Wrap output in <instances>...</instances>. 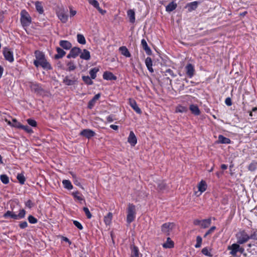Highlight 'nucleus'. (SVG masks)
<instances>
[{
  "label": "nucleus",
  "mask_w": 257,
  "mask_h": 257,
  "mask_svg": "<svg viewBox=\"0 0 257 257\" xmlns=\"http://www.w3.org/2000/svg\"><path fill=\"white\" fill-rule=\"evenodd\" d=\"M35 56L36 59L34 61V65L36 67H42L44 69L50 70L52 69V67L50 63L48 62L46 58L44 53L39 50L35 51Z\"/></svg>",
  "instance_id": "nucleus-1"
},
{
  "label": "nucleus",
  "mask_w": 257,
  "mask_h": 257,
  "mask_svg": "<svg viewBox=\"0 0 257 257\" xmlns=\"http://www.w3.org/2000/svg\"><path fill=\"white\" fill-rule=\"evenodd\" d=\"M26 213V212L24 209H20L18 214L8 210L4 214L3 217L5 218H11L15 220H19L24 218L25 217Z\"/></svg>",
  "instance_id": "nucleus-2"
},
{
  "label": "nucleus",
  "mask_w": 257,
  "mask_h": 257,
  "mask_svg": "<svg viewBox=\"0 0 257 257\" xmlns=\"http://www.w3.org/2000/svg\"><path fill=\"white\" fill-rule=\"evenodd\" d=\"M20 22L23 27H27L29 26L32 22V18L28 12L23 10L20 13Z\"/></svg>",
  "instance_id": "nucleus-3"
},
{
  "label": "nucleus",
  "mask_w": 257,
  "mask_h": 257,
  "mask_svg": "<svg viewBox=\"0 0 257 257\" xmlns=\"http://www.w3.org/2000/svg\"><path fill=\"white\" fill-rule=\"evenodd\" d=\"M136 215V206L135 205L130 203L127 208L126 222L130 224L135 220Z\"/></svg>",
  "instance_id": "nucleus-4"
},
{
  "label": "nucleus",
  "mask_w": 257,
  "mask_h": 257,
  "mask_svg": "<svg viewBox=\"0 0 257 257\" xmlns=\"http://www.w3.org/2000/svg\"><path fill=\"white\" fill-rule=\"evenodd\" d=\"M78 77L73 74H71L69 75L65 76L63 79V83L67 86L74 85L78 82Z\"/></svg>",
  "instance_id": "nucleus-5"
},
{
  "label": "nucleus",
  "mask_w": 257,
  "mask_h": 257,
  "mask_svg": "<svg viewBox=\"0 0 257 257\" xmlns=\"http://www.w3.org/2000/svg\"><path fill=\"white\" fill-rule=\"evenodd\" d=\"M237 238V243L238 244H243L246 242L249 239V235L245 231L241 230L236 234Z\"/></svg>",
  "instance_id": "nucleus-6"
},
{
  "label": "nucleus",
  "mask_w": 257,
  "mask_h": 257,
  "mask_svg": "<svg viewBox=\"0 0 257 257\" xmlns=\"http://www.w3.org/2000/svg\"><path fill=\"white\" fill-rule=\"evenodd\" d=\"M3 53L6 60L10 63H12L14 61L13 52L11 50L10 48L7 47L3 48Z\"/></svg>",
  "instance_id": "nucleus-7"
},
{
  "label": "nucleus",
  "mask_w": 257,
  "mask_h": 257,
  "mask_svg": "<svg viewBox=\"0 0 257 257\" xmlns=\"http://www.w3.org/2000/svg\"><path fill=\"white\" fill-rule=\"evenodd\" d=\"M174 224L173 223L167 222L161 226V231L166 235H170V232L174 228Z\"/></svg>",
  "instance_id": "nucleus-8"
},
{
  "label": "nucleus",
  "mask_w": 257,
  "mask_h": 257,
  "mask_svg": "<svg viewBox=\"0 0 257 257\" xmlns=\"http://www.w3.org/2000/svg\"><path fill=\"white\" fill-rule=\"evenodd\" d=\"M187 76L189 78H192L195 73V70L194 65L191 63H188L185 67Z\"/></svg>",
  "instance_id": "nucleus-9"
},
{
  "label": "nucleus",
  "mask_w": 257,
  "mask_h": 257,
  "mask_svg": "<svg viewBox=\"0 0 257 257\" xmlns=\"http://www.w3.org/2000/svg\"><path fill=\"white\" fill-rule=\"evenodd\" d=\"M80 135L89 139L95 135V133L90 129H84L80 133Z\"/></svg>",
  "instance_id": "nucleus-10"
},
{
  "label": "nucleus",
  "mask_w": 257,
  "mask_h": 257,
  "mask_svg": "<svg viewBox=\"0 0 257 257\" xmlns=\"http://www.w3.org/2000/svg\"><path fill=\"white\" fill-rule=\"evenodd\" d=\"M238 243H233L227 247V250H230L229 254L233 256H236L238 252Z\"/></svg>",
  "instance_id": "nucleus-11"
},
{
  "label": "nucleus",
  "mask_w": 257,
  "mask_h": 257,
  "mask_svg": "<svg viewBox=\"0 0 257 257\" xmlns=\"http://www.w3.org/2000/svg\"><path fill=\"white\" fill-rule=\"evenodd\" d=\"M127 142L131 144L132 146H135L137 143V139L134 133L131 131L127 138Z\"/></svg>",
  "instance_id": "nucleus-12"
},
{
  "label": "nucleus",
  "mask_w": 257,
  "mask_h": 257,
  "mask_svg": "<svg viewBox=\"0 0 257 257\" xmlns=\"http://www.w3.org/2000/svg\"><path fill=\"white\" fill-rule=\"evenodd\" d=\"M103 78L106 80H116L117 77L112 72L105 71L103 74Z\"/></svg>",
  "instance_id": "nucleus-13"
},
{
  "label": "nucleus",
  "mask_w": 257,
  "mask_h": 257,
  "mask_svg": "<svg viewBox=\"0 0 257 257\" xmlns=\"http://www.w3.org/2000/svg\"><path fill=\"white\" fill-rule=\"evenodd\" d=\"M130 105L132 108L138 113L141 114L142 111L140 107L138 106L136 101L132 99H130Z\"/></svg>",
  "instance_id": "nucleus-14"
},
{
  "label": "nucleus",
  "mask_w": 257,
  "mask_h": 257,
  "mask_svg": "<svg viewBox=\"0 0 257 257\" xmlns=\"http://www.w3.org/2000/svg\"><path fill=\"white\" fill-rule=\"evenodd\" d=\"M141 45L143 49L145 51L146 54L148 55H151L152 54V50L148 46L146 41L145 39H142L141 41Z\"/></svg>",
  "instance_id": "nucleus-15"
},
{
  "label": "nucleus",
  "mask_w": 257,
  "mask_h": 257,
  "mask_svg": "<svg viewBox=\"0 0 257 257\" xmlns=\"http://www.w3.org/2000/svg\"><path fill=\"white\" fill-rule=\"evenodd\" d=\"M200 2L198 1H194L191 3H189L187 4L186 8H188V10L189 12H192V11L195 10Z\"/></svg>",
  "instance_id": "nucleus-16"
},
{
  "label": "nucleus",
  "mask_w": 257,
  "mask_h": 257,
  "mask_svg": "<svg viewBox=\"0 0 257 257\" xmlns=\"http://www.w3.org/2000/svg\"><path fill=\"white\" fill-rule=\"evenodd\" d=\"M60 46L65 50H69L72 47L71 43L67 40H61L59 42Z\"/></svg>",
  "instance_id": "nucleus-17"
},
{
  "label": "nucleus",
  "mask_w": 257,
  "mask_h": 257,
  "mask_svg": "<svg viewBox=\"0 0 257 257\" xmlns=\"http://www.w3.org/2000/svg\"><path fill=\"white\" fill-rule=\"evenodd\" d=\"M57 16L60 21L63 23H66L68 20V16L64 11H60L57 13Z\"/></svg>",
  "instance_id": "nucleus-18"
},
{
  "label": "nucleus",
  "mask_w": 257,
  "mask_h": 257,
  "mask_svg": "<svg viewBox=\"0 0 257 257\" xmlns=\"http://www.w3.org/2000/svg\"><path fill=\"white\" fill-rule=\"evenodd\" d=\"M189 109L191 112L195 115H199L200 114V110L197 105L191 104L189 106Z\"/></svg>",
  "instance_id": "nucleus-19"
},
{
  "label": "nucleus",
  "mask_w": 257,
  "mask_h": 257,
  "mask_svg": "<svg viewBox=\"0 0 257 257\" xmlns=\"http://www.w3.org/2000/svg\"><path fill=\"white\" fill-rule=\"evenodd\" d=\"M56 51L57 53L55 55L54 58L57 60L62 58L66 54L65 51L59 47L56 48Z\"/></svg>",
  "instance_id": "nucleus-20"
},
{
  "label": "nucleus",
  "mask_w": 257,
  "mask_h": 257,
  "mask_svg": "<svg viewBox=\"0 0 257 257\" xmlns=\"http://www.w3.org/2000/svg\"><path fill=\"white\" fill-rule=\"evenodd\" d=\"M207 187V185L206 182L204 180H201L198 184V191L201 193L206 191Z\"/></svg>",
  "instance_id": "nucleus-21"
},
{
  "label": "nucleus",
  "mask_w": 257,
  "mask_h": 257,
  "mask_svg": "<svg viewBox=\"0 0 257 257\" xmlns=\"http://www.w3.org/2000/svg\"><path fill=\"white\" fill-rule=\"evenodd\" d=\"M80 57L82 59L89 60L90 59V52L86 49H83V52L80 53Z\"/></svg>",
  "instance_id": "nucleus-22"
},
{
  "label": "nucleus",
  "mask_w": 257,
  "mask_h": 257,
  "mask_svg": "<svg viewBox=\"0 0 257 257\" xmlns=\"http://www.w3.org/2000/svg\"><path fill=\"white\" fill-rule=\"evenodd\" d=\"M119 51L122 55L126 57L129 58L131 56L130 52L125 46H121L119 47Z\"/></svg>",
  "instance_id": "nucleus-23"
},
{
  "label": "nucleus",
  "mask_w": 257,
  "mask_h": 257,
  "mask_svg": "<svg viewBox=\"0 0 257 257\" xmlns=\"http://www.w3.org/2000/svg\"><path fill=\"white\" fill-rule=\"evenodd\" d=\"M145 64L148 69V70L151 72H154V69L152 67V60L150 57H148L145 60Z\"/></svg>",
  "instance_id": "nucleus-24"
},
{
  "label": "nucleus",
  "mask_w": 257,
  "mask_h": 257,
  "mask_svg": "<svg viewBox=\"0 0 257 257\" xmlns=\"http://www.w3.org/2000/svg\"><path fill=\"white\" fill-rule=\"evenodd\" d=\"M218 142L219 143L223 144H229L231 143V140L228 138L220 135L218 136Z\"/></svg>",
  "instance_id": "nucleus-25"
},
{
  "label": "nucleus",
  "mask_w": 257,
  "mask_h": 257,
  "mask_svg": "<svg viewBox=\"0 0 257 257\" xmlns=\"http://www.w3.org/2000/svg\"><path fill=\"white\" fill-rule=\"evenodd\" d=\"M177 7V4L175 3L174 1L170 3L166 7V11L167 12H171L175 10Z\"/></svg>",
  "instance_id": "nucleus-26"
},
{
  "label": "nucleus",
  "mask_w": 257,
  "mask_h": 257,
  "mask_svg": "<svg viewBox=\"0 0 257 257\" xmlns=\"http://www.w3.org/2000/svg\"><path fill=\"white\" fill-rule=\"evenodd\" d=\"M132 257H139V250L137 246L132 245L131 246Z\"/></svg>",
  "instance_id": "nucleus-27"
},
{
  "label": "nucleus",
  "mask_w": 257,
  "mask_h": 257,
  "mask_svg": "<svg viewBox=\"0 0 257 257\" xmlns=\"http://www.w3.org/2000/svg\"><path fill=\"white\" fill-rule=\"evenodd\" d=\"M35 6L37 11L40 14H43L44 13V9L42 6V3L39 1H36L35 2Z\"/></svg>",
  "instance_id": "nucleus-28"
},
{
  "label": "nucleus",
  "mask_w": 257,
  "mask_h": 257,
  "mask_svg": "<svg viewBox=\"0 0 257 257\" xmlns=\"http://www.w3.org/2000/svg\"><path fill=\"white\" fill-rule=\"evenodd\" d=\"M163 247L165 248H171L174 246V242L171 239L170 237H167V241L162 245Z\"/></svg>",
  "instance_id": "nucleus-29"
},
{
  "label": "nucleus",
  "mask_w": 257,
  "mask_h": 257,
  "mask_svg": "<svg viewBox=\"0 0 257 257\" xmlns=\"http://www.w3.org/2000/svg\"><path fill=\"white\" fill-rule=\"evenodd\" d=\"M127 15L130 19V22L133 24L135 22V13L133 10L130 9L127 11Z\"/></svg>",
  "instance_id": "nucleus-30"
},
{
  "label": "nucleus",
  "mask_w": 257,
  "mask_h": 257,
  "mask_svg": "<svg viewBox=\"0 0 257 257\" xmlns=\"http://www.w3.org/2000/svg\"><path fill=\"white\" fill-rule=\"evenodd\" d=\"M211 220L210 218L201 220L200 226L202 228H206L211 224Z\"/></svg>",
  "instance_id": "nucleus-31"
},
{
  "label": "nucleus",
  "mask_w": 257,
  "mask_h": 257,
  "mask_svg": "<svg viewBox=\"0 0 257 257\" xmlns=\"http://www.w3.org/2000/svg\"><path fill=\"white\" fill-rule=\"evenodd\" d=\"M70 52L73 56V58H75L81 53V50L78 47H74L71 49Z\"/></svg>",
  "instance_id": "nucleus-32"
},
{
  "label": "nucleus",
  "mask_w": 257,
  "mask_h": 257,
  "mask_svg": "<svg viewBox=\"0 0 257 257\" xmlns=\"http://www.w3.org/2000/svg\"><path fill=\"white\" fill-rule=\"evenodd\" d=\"M62 184L63 185L64 187L68 190H71L73 188L71 182L68 180H63Z\"/></svg>",
  "instance_id": "nucleus-33"
},
{
  "label": "nucleus",
  "mask_w": 257,
  "mask_h": 257,
  "mask_svg": "<svg viewBox=\"0 0 257 257\" xmlns=\"http://www.w3.org/2000/svg\"><path fill=\"white\" fill-rule=\"evenodd\" d=\"M72 195L75 199L79 201H82L84 200L83 195L78 191L72 192Z\"/></svg>",
  "instance_id": "nucleus-34"
},
{
  "label": "nucleus",
  "mask_w": 257,
  "mask_h": 257,
  "mask_svg": "<svg viewBox=\"0 0 257 257\" xmlns=\"http://www.w3.org/2000/svg\"><path fill=\"white\" fill-rule=\"evenodd\" d=\"M99 69L97 67H94L90 70L89 74L91 79H95L96 77V73L99 71Z\"/></svg>",
  "instance_id": "nucleus-35"
},
{
  "label": "nucleus",
  "mask_w": 257,
  "mask_h": 257,
  "mask_svg": "<svg viewBox=\"0 0 257 257\" xmlns=\"http://www.w3.org/2000/svg\"><path fill=\"white\" fill-rule=\"evenodd\" d=\"M17 179H18L19 182L22 184L23 185L25 184V182L26 181V178L23 173H19L18 174L17 176Z\"/></svg>",
  "instance_id": "nucleus-36"
},
{
  "label": "nucleus",
  "mask_w": 257,
  "mask_h": 257,
  "mask_svg": "<svg viewBox=\"0 0 257 257\" xmlns=\"http://www.w3.org/2000/svg\"><path fill=\"white\" fill-rule=\"evenodd\" d=\"M77 40L81 44L84 45L86 44L85 38L82 34H78L77 35Z\"/></svg>",
  "instance_id": "nucleus-37"
},
{
  "label": "nucleus",
  "mask_w": 257,
  "mask_h": 257,
  "mask_svg": "<svg viewBox=\"0 0 257 257\" xmlns=\"http://www.w3.org/2000/svg\"><path fill=\"white\" fill-rule=\"evenodd\" d=\"M82 79L85 84L88 85L93 84V82L89 76H82Z\"/></svg>",
  "instance_id": "nucleus-38"
},
{
  "label": "nucleus",
  "mask_w": 257,
  "mask_h": 257,
  "mask_svg": "<svg viewBox=\"0 0 257 257\" xmlns=\"http://www.w3.org/2000/svg\"><path fill=\"white\" fill-rule=\"evenodd\" d=\"M248 170L251 172L254 171L257 169V162L252 161L248 166Z\"/></svg>",
  "instance_id": "nucleus-39"
},
{
  "label": "nucleus",
  "mask_w": 257,
  "mask_h": 257,
  "mask_svg": "<svg viewBox=\"0 0 257 257\" xmlns=\"http://www.w3.org/2000/svg\"><path fill=\"white\" fill-rule=\"evenodd\" d=\"M188 110V108L186 106L181 105H178L176 108V112H186Z\"/></svg>",
  "instance_id": "nucleus-40"
},
{
  "label": "nucleus",
  "mask_w": 257,
  "mask_h": 257,
  "mask_svg": "<svg viewBox=\"0 0 257 257\" xmlns=\"http://www.w3.org/2000/svg\"><path fill=\"white\" fill-rule=\"evenodd\" d=\"M67 66H68V68L67 71H71L76 69V66L75 65L74 62L72 61H70L68 62L67 64Z\"/></svg>",
  "instance_id": "nucleus-41"
},
{
  "label": "nucleus",
  "mask_w": 257,
  "mask_h": 257,
  "mask_svg": "<svg viewBox=\"0 0 257 257\" xmlns=\"http://www.w3.org/2000/svg\"><path fill=\"white\" fill-rule=\"evenodd\" d=\"M1 181L4 184H8L9 183V178L6 174H2L0 176Z\"/></svg>",
  "instance_id": "nucleus-42"
},
{
  "label": "nucleus",
  "mask_w": 257,
  "mask_h": 257,
  "mask_svg": "<svg viewBox=\"0 0 257 257\" xmlns=\"http://www.w3.org/2000/svg\"><path fill=\"white\" fill-rule=\"evenodd\" d=\"M210 250L211 249H209L207 247H204L202 249L201 252L204 255L206 256L212 257L213 254L211 253Z\"/></svg>",
  "instance_id": "nucleus-43"
},
{
  "label": "nucleus",
  "mask_w": 257,
  "mask_h": 257,
  "mask_svg": "<svg viewBox=\"0 0 257 257\" xmlns=\"http://www.w3.org/2000/svg\"><path fill=\"white\" fill-rule=\"evenodd\" d=\"M112 217V214L111 212H109L106 216L104 218V221L106 224H109Z\"/></svg>",
  "instance_id": "nucleus-44"
},
{
  "label": "nucleus",
  "mask_w": 257,
  "mask_h": 257,
  "mask_svg": "<svg viewBox=\"0 0 257 257\" xmlns=\"http://www.w3.org/2000/svg\"><path fill=\"white\" fill-rule=\"evenodd\" d=\"M32 88L36 92H40L43 90L41 86L38 84H33L32 86Z\"/></svg>",
  "instance_id": "nucleus-45"
},
{
  "label": "nucleus",
  "mask_w": 257,
  "mask_h": 257,
  "mask_svg": "<svg viewBox=\"0 0 257 257\" xmlns=\"http://www.w3.org/2000/svg\"><path fill=\"white\" fill-rule=\"evenodd\" d=\"M249 239H253L257 241V229L253 230L249 235Z\"/></svg>",
  "instance_id": "nucleus-46"
},
{
  "label": "nucleus",
  "mask_w": 257,
  "mask_h": 257,
  "mask_svg": "<svg viewBox=\"0 0 257 257\" xmlns=\"http://www.w3.org/2000/svg\"><path fill=\"white\" fill-rule=\"evenodd\" d=\"M166 184L164 181H159L158 183V189L160 191H163L166 189Z\"/></svg>",
  "instance_id": "nucleus-47"
},
{
  "label": "nucleus",
  "mask_w": 257,
  "mask_h": 257,
  "mask_svg": "<svg viewBox=\"0 0 257 257\" xmlns=\"http://www.w3.org/2000/svg\"><path fill=\"white\" fill-rule=\"evenodd\" d=\"M22 124L20 122L18 121L16 119H13V124L12 126L18 128H21Z\"/></svg>",
  "instance_id": "nucleus-48"
},
{
  "label": "nucleus",
  "mask_w": 257,
  "mask_h": 257,
  "mask_svg": "<svg viewBox=\"0 0 257 257\" xmlns=\"http://www.w3.org/2000/svg\"><path fill=\"white\" fill-rule=\"evenodd\" d=\"M28 220L29 223L31 224L37 223L38 221V219L36 217L31 215H30L28 216Z\"/></svg>",
  "instance_id": "nucleus-49"
},
{
  "label": "nucleus",
  "mask_w": 257,
  "mask_h": 257,
  "mask_svg": "<svg viewBox=\"0 0 257 257\" xmlns=\"http://www.w3.org/2000/svg\"><path fill=\"white\" fill-rule=\"evenodd\" d=\"M202 241V237L200 236H197L196 237V243L195 245L196 248H199L201 246Z\"/></svg>",
  "instance_id": "nucleus-50"
},
{
  "label": "nucleus",
  "mask_w": 257,
  "mask_h": 257,
  "mask_svg": "<svg viewBox=\"0 0 257 257\" xmlns=\"http://www.w3.org/2000/svg\"><path fill=\"white\" fill-rule=\"evenodd\" d=\"M27 121L30 125L33 126V127H36L37 125V122L34 119L29 118L27 120Z\"/></svg>",
  "instance_id": "nucleus-51"
},
{
  "label": "nucleus",
  "mask_w": 257,
  "mask_h": 257,
  "mask_svg": "<svg viewBox=\"0 0 257 257\" xmlns=\"http://www.w3.org/2000/svg\"><path fill=\"white\" fill-rule=\"evenodd\" d=\"M89 4L93 6L95 8L97 9L99 6V4L96 0H87Z\"/></svg>",
  "instance_id": "nucleus-52"
},
{
  "label": "nucleus",
  "mask_w": 257,
  "mask_h": 257,
  "mask_svg": "<svg viewBox=\"0 0 257 257\" xmlns=\"http://www.w3.org/2000/svg\"><path fill=\"white\" fill-rule=\"evenodd\" d=\"M83 210L85 212L87 218L90 219L92 217V215L90 212L89 211V209L86 207H83Z\"/></svg>",
  "instance_id": "nucleus-53"
},
{
  "label": "nucleus",
  "mask_w": 257,
  "mask_h": 257,
  "mask_svg": "<svg viewBox=\"0 0 257 257\" xmlns=\"http://www.w3.org/2000/svg\"><path fill=\"white\" fill-rule=\"evenodd\" d=\"M73 178L74 179V183L75 185H76L77 186L82 187L80 182L79 181L78 178L76 177V175L72 174Z\"/></svg>",
  "instance_id": "nucleus-54"
},
{
  "label": "nucleus",
  "mask_w": 257,
  "mask_h": 257,
  "mask_svg": "<svg viewBox=\"0 0 257 257\" xmlns=\"http://www.w3.org/2000/svg\"><path fill=\"white\" fill-rule=\"evenodd\" d=\"M21 129H22V130L25 131L27 133H29V134H32L33 133V131L32 130V128H30L28 125H22Z\"/></svg>",
  "instance_id": "nucleus-55"
},
{
  "label": "nucleus",
  "mask_w": 257,
  "mask_h": 257,
  "mask_svg": "<svg viewBox=\"0 0 257 257\" xmlns=\"http://www.w3.org/2000/svg\"><path fill=\"white\" fill-rule=\"evenodd\" d=\"M216 229L215 226H212L204 235V237H206L207 235L211 234Z\"/></svg>",
  "instance_id": "nucleus-56"
},
{
  "label": "nucleus",
  "mask_w": 257,
  "mask_h": 257,
  "mask_svg": "<svg viewBox=\"0 0 257 257\" xmlns=\"http://www.w3.org/2000/svg\"><path fill=\"white\" fill-rule=\"evenodd\" d=\"M96 103V101L91 99L88 103L87 108L91 109Z\"/></svg>",
  "instance_id": "nucleus-57"
},
{
  "label": "nucleus",
  "mask_w": 257,
  "mask_h": 257,
  "mask_svg": "<svg viewBox=\"0 0 257 257\" xmlns=\"http://www.w3.org/2000/svg\"><path fill=\"white\" fill-rule=\"evenodd\" d=\"M165 75H167V74H168L169 75H171V76H172L173 77H176V75H175L173 72V71L172 70H171V69H167L165 72Z\"/></svg>",
  "instance_id": "nucleus-58"
},
{
  "label": "nucleus",
  "mask_w": 257,
  "mask_h": 257,
  "mask_svg": "<svg viewBox=\"0 0 257 257\" xmlns=\"http://www.w3.org/2000/svg\"><path fill=\"white\" fill-rule=\"evenodd\" d=\"M73 224L74 225L77 227L79 229L82 230L83 229V227L82 224L78 221L77 220H73Z\"/></svg>",
  "instance_id": "nucleus-59"
},
{
  "label": "nucleus",
  "mask_w": 257,
  "mask_h": 257,
  "mask_svg": "<svg viewBox=\"0 0 257 257\" xmlns=\"http://www.w3.org/2000/svg\"><path fill=\"white\" fill-rule=\"evenodd\" d=\"M247 250L252 254H255L257 253V246L252 247L251 248H247Z\"/></svg>",
  "instance_id": "nucleus-60"
},
{
  "label": "nucleus",
  "mask_w": 257,
  "mask_h": 257,
  "mask_svg": "<svg viewBox=\"0 0 257 257\" xmlns=\"http://www.w3.org/2000/svg\"><path fill=\"white\" fill-rule=\"evenodd\" d=\"M25 205L29 208H31L34 206V203L31 200H28L25 202Z\"/></svg>",
  "instance_id": "nucleus-61"
},
{
  "label": "nucleus",
  "mask_w": 257,
  "mask_h": 257,
  "mask_svg": "<svg viewBox=\"0 0 257 257\" xmlns=\"http://www.w3.org/2000/svg\"><path fill=\"white\" fill-rule=\"evenodd\" d=\"M19 226L20 227V228L24 229L28 226V223L26 221H22L20 223Z\"/></svg>",
  "instance_id": "nucleus-62"
},
{
  "label": "nucleus",
  "mask_w": 257,
  "mask_h": 257,
  "mask_svg": "<svg viewBox=\"0 0 257 257\" xmlns=\"http://www.w3.org/2000/svg\"><path fill=\"white\" fill-rule=\"evenodd\" d=\"M115 119L113 115H109L106 117V120L108 122H111Z\"/></svg>",
  "instance_id": "nucleus-63"
},
{
  "label": "nucleus",
  "mask_w": 257,
  "mask_h": 257,
  "mask_svg": "<svg viewBox=\"0 0 257 257\" xmlns=\"http://www.w3.org/2000/svg\"><path fill=\"white\" fill-rule=\"evenodd\" d=\"M225 103L227 106H231L232 105V102L230 98H226L225 100Z\"/></svg>",
  "instance_id": "nucleus-64"
}]
</instances>
